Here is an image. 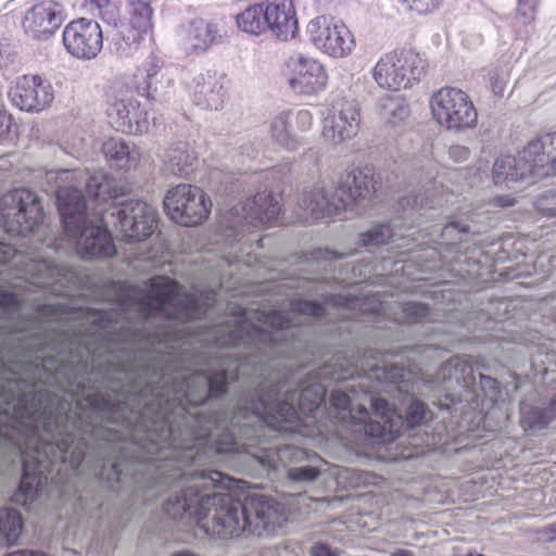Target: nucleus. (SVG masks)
I'll return each instance as SVG.
<instances>
[{
    "label": "nucleus",
    "instance_id": "obj_27",
    "mask_svg": "<svg viewBox=\"0 0 556 556\" xmlns=\"http://www.w3.org/2000/svg\"><path fill=\"white\" fill-rule=\"evenodd\" d=\"M225 91L215 72L200 73L193 79L192 101L205 110H219L224 104Z\"/></svg>",
    "mask_w": 556,
    "mask_h": 556
},
{
    "label": "nucleus",
    "instance_id": "obj_48",
    "mask_svg": "<svg viewBox=\"0 0 556 556\" xmlns=\"http://www.w3.org/2000/svg\"><path fill=\"white\" fill-rule=\"evenodd\" d=\"M380 62L381 61H378L374 68V78L378 83V85H381L380 78L382 77V68L380 67Z\"/></svg>",
    "mask_w": 556,
    "mask_h": 556
},
{
    "label": "nucleus",
    "instance_id": "obj_21",
    "mask_svg": "<svg viewBox=\"0 0 556 556\" xmlns=\"http://www.w3.org/2000/svg\"><path fill=\"white\" fill-rule=\"evenodd\" d=\"M64 20V8L61 3L40 0L26 11L22 25L30 38L46 40L61 27Z\"/></svg>",
    "mask_w": 556,
    "mask_h": 556
},
{
    "label": "nucleus",
    "instance_id": "obj_11",
    "mask_svg": "<svg viewBox=\"0 0 556 556\" xmlns=\"http://www.w3.org/2000/svg\"><path fill=\"white\" fill-rule=\"evenodd\" d=\"M432 203L422 194H413L403 197L397 202V211L400 216L392 223L384 220V235L392 230L393 227L403 226L408 230L418 228V231H429L427 236L430 241L454 250L463 242L469 240L470 233H475L471 227L460 222H450L443 227L440 225L424 226L422 217L428 211L433 210Z\"/></svg>",
    "mask_w": 556,
    "mask_h": 556
},
{
    "label": "nucleus",
    "instance_id": "obj_6",
    "mask_svg": "<svg viewBox=\"0 0 556 556\" xmlns=\"http://www.w3.org/2000/svg\"><path fill=\"white\" fill-rule=\"evenodd\" d=\"M387 351L384 350V355ZM437 375L429 379L417 377L416 372L410 369H405L397 365L387 363L384 358V394L396 390L402 396L401 405L403 407H395V404H391L388 399L384 397V443L387 442V431L392 428L390 420V414L397 412V417L401 425H405L412 429L426 424L432 419L433 413L418 399L415 397L416 393H424L421 388H425L428 392H433V405L439 406L440 391L438 388H431L430 381H434ZM442 400H444V392H441ZM442 414H447L451 419V415L446 410L439 409Z\"/></svg>",
    "mask_w": 556,
    "mask_h": 556
},
{
    "label": "nucleus",
    "instance_id": "obj_55",
    "mask_svg": "<svg viewBox=\"0 0 556 556\" xmlns=\"http://www.w3.org/2000/svg\"><path fill=\"white\" fill-rule=\"evenodd\" d=\"M263 174H258L256 175L255 179L254 180H258L260 177H262Z\"/></svg>",
    "mask_w": 556,
    "mask_h": 556
},
{
    "label": "nucleus",
    "instance_id": "obj_50",
    "mask_svg": "<svg viewBox=\"0 0 556 556\" xmlns=\"http://www.w3.org/2000/svg\"><path fill=\"white\" fill-rule=\"evenodd\" d=\"M172 556H199V555L189 549H184V551L174 553Z\"/></svg>",
    "mask_w": 556,
    "mask_h": 556
},
{
    "label": "nucleus",
    "instance_id": "obj_38",
    "mask_svg": "<svg viewBox=\"0 0 556 556\" xmlns=\"http://www.w3.org/2000/svg\"><path fill=\"white\" fill-rule=\"evenodd\" d=\"M319 475L320 470L315 466H301L288 470V478L296 482L314 481Z\"/></svg>",
    "mask_w": 556,
    "mask_h": 556
},
{
    "label": "nucleus",
    "instance_id": "obj_37",
    "mask_svg": "<svg viewBox=\"0 0 556 556\" xmlns=\"http://www.w3.org/2000/svg\"><path fill=\"white\" fill-rule=\"evenodd\" d=\"M410 11L420 15L431 14L439 9L443 0H397Z\"/></svg>",
    "mask_w": 556,
    "mask_h": 556
},
{
    "label": "nucleus",
    "instance_id": "obj_29",
    "mask_svg": "<svg viewBox=\"0 0 556 556\" xmlns=\"http://www.w3.org/2000/svg\"><path fill=\"white\" fill-rule=\"evenodd\" d=\"M102 152L110 167L130 172L136 169L140 163V150L123 138H110L102 144Z\"/></svg>",
    "mask_w": 556,
    "mask_h": 556
},
{
    "label": "nucleus",
    "instance_id": "obj_8",
    "mask_svg": "<svg viewBox=\"0 0 556 556\" xmlns=\"http://www.w3.org/2000/svg\"><path fill=\"white\" fill-rule=\"evenodd\" d=\"M556 175V132L531 140L517 156L501 155L493 164L495 185L535 180Z\"/></svg>",
    "mask_w": 556,
    "mask_h": 556
},
{
    "label": "nucleus",
    "instance_id": "obj_32",
    "mask_svg": "<svg viewBox=\"0 0 556 556\" xmlns=\"http://www.w3.org/2000/svg\"><path fill=\"white\" fill-rule=\"evenodd\" d=\"M293 116L290 112L278 113L269 124L273 142L281 149L293 151L300 144V139L292 131Z\"/></svg>",
    "mask_w": 556,
    "mask_h": 556
},
{
    "label": "nucleus",
    "instance_id": "obj_28",
    "mask_svg": "<svg viewBox=\"0 0 556 556\" xmlns=\"http://www.w3.org/2000/svg\"><path fill=\"white\" fill-rule=\"evenodd\" d=\"M220 37L217 25L202 18L190 22L180 30V43L187 52H204Z\"/></svg>",
    "mask_w": 556,
    "mask_h": 556
},
{
    "label": "nucleus",
    "instance_id": "obj_49",
    "mask_svg": "<svg viewBox=\"0 0 556 556\" xmlns=\"http://www.w3.org/2000/svg\"><path fill=\"white\" fill-rule=\"evenodd\" d=\"M393 556H415L414 552L409 549H397L392 554Z\"/></svg>",
    "mask_w": 556,
    "mask_h": 556
},
{
    "label": "nucleus",
    "instance_id": "obj_15",
    "mask_svg": "<svg viewBox=\"0 0 556 556\" xmlns=\"http://www.w3.org/2000/svg\"><path fill=\"white\" fill-rule=\"evenodd\" d=\"M164 208L173 222L193 227L207 218L212 202L200 187L180 184L167 191Z\"/></svg>",
    "mask_w": 556,
    "mask_h": 556
},
{
    "label": "nucleus",
    "instance_id": "obj_54",
    "mask_svg": "<svg viewBox=\"0 0 556 556\" xmlns=\"http://www.w3.org/2000/svg\"><path fill=\"white\" fill-rule=\"evenodd\" d=\"M260 452H269V450L266 447H262Z\"/></svg>",
    "mask_w": 556,
    "mask_h": 556
},
{
    "label": "nucleus",
    "instance_id": "obj_4",
    "mask_svg": "<svg viewBox=\"0 0 556 556\" xmlns=\"http://www.w3.org/2000/svg\"><path fill=\"white\" fill-rule=\"evenodd\" d=\"M193 514L197 527L216 540L238 539L244 534L269 536L283 521L279 504L274 501L260 497L242 504L224 492L206 491Z\"/></svg>",
    "mask_w": 556,
    "mask_h": 556
},
{
    "label": "nucleus",
    "instance_id": "obj_1",
    "mask_svg": "<svg viewBox=\"0 0 556 556\" xmlns=\"http://www.w3.org/2000/svg\"><path fill=\"white\" fill-rule=\"evenodd\" d=\"M216 302L155 276L116 308L94 311V445L121 440L118 426L159 450L248 452L267 431L292 432L331 393L336 418L353 442L382 438V368L336 352L305 375L306 339L326 308L296 300L291 311L231 317L195 334Z\"/></svg>",
    "mask_w": 556,
    "mask_h": 556
},
{
    "label": "nucleus",
    "instance_id": "obj_41",
    "mask_svg": "<svg viewBox=\"0 0 556 556\" xmlns=\"http://www.w3.org/2000/svg\"><path fill=\"white\" fill-rule=\"evenodd\" d=\"M538 5V0H518L517 15L527 24L533 20V14Z\"/></svg>",
    "mask_w": 556,
    "mask_h": 556
},
{
    "label": "nucleus",
    "instance_id": "obj_34",
    "mask_svg": "<svg viewBox=\"0 0 556 556\" xmlns=\"http://www.w3.org/2000/svg\"><path fill=\"white\" fill-rule=\"evenodd\" d=\"M408 116L409 109L403 98H389L384 94V128H397Z\"/></svg>",
    "mask_w": 556,
    "mask_h": 556
},
{
    "label": "nucleus",
    "instance_id": "obj_7",
    "mask_svg": "<svg viewBox=\"0 0 556 556\" xmlns=\"http://www.w3.org/2000/svg\"><path fill=\"white\" fill-rule=\"evenodd\" d=\"M374 191V169L368 166L354 168L340 178L331 197L320 186L303 192L298 201L296 214L299 219L304 222L317 220L352 207L358 200H365Z\"/></svg>",
    "mask_w": 556,
    "mask_h": 556
},
{
    "label": "nucleus",
    "instance_id": "obj_13",
    "mask_svg": "<svg viewBox=\"0 0 556 556\" xmlns=\"http://www.w3.org/2000/svg\"><path fill=\"white\" fill-rule=\"evenodd\" d=\"M279 212V201L271 192H257L253 198L237 203L222 216L220 236L227 245H232L245 228H258L270 224L278 217Z\"/></svg>",
    "mask_w": 556,
    "mask_h": 556
},
{
    "label": "nucleus",
    "instance_id": "obj_36",
    "mask_svg": "<svg viewBox=\"0 0 556 556\" xmlns=\"http://www.w3.org/2000/svg\"><path fill=\"white\" fill-rule=\"evenodd\" d=\"M404 319L408 324H426L432 321L430 306L419 302H407L402 306Z\"/></svg>",
    "mask_w": 556,
    "mask_h": 556
},
{
    "label": "nucleus",
    "instance_id": "obj_14",
    "mask_svg": "<svg viewBox=\"0 0 556 556\" xmlns=\"http://www.w3.org/2000/svg\"><path fill=\"white\" fill-rule=\"evenodd\" d=\"M431 110L437 122L448 130L460 131L477 125V110L469 96L460 89H440L431 98Z\"/></svg>",
    "mask_w": 556,
    "mask_h": 556
},
{
    "label": "nucleus",
    "instance_id": "obj_31",
    "mask_svg": "<svg viewBox=\"0 0 556 556\" xmlns=\"http://www.w3.org/2000/svg\"><path fill=\"white\" fill-rule=\"evenodd\" d=\"M96 463L100 466L96 473L97 477L108 482L110 488H113L115 483L125 482L127 476L136 475L139 467V464L125 457L98 458Z\"/></svg>",
    "mask_w": 556,
    "mask_h": 556
},
{
    "label": "nucleus",
    "instance_id": "obj_40",
    "mask_svg": "<svg viewBox=\"0 0 556 556\" xmlns=\"http://www.w3.org/2000/svg\"><path fill=\"white\" fill-rule=\"evenodd\" d=\"M361 244L366 248H374L382 244V225H376L372 229L362 233Z\"/></svg>",
    "mask_w": 556,
    "mask_h": 556
},
{
    "label": "nucleus",
    "instance_id": "obj_10",
    "mask_svg": "<svg viewBox=\"0 0 556 556\" xmlns=\"http://www.w3.org/2000/svg\"><path fill=\"white\" fill-rule=\"evenodd\" d=\"M180 462L179 458H166L159 466L165 479L190 481L179 495L165 502L163 510L172 519H181L187 514L194 519L193 513L200 508V501L204 498L208 488L218 485L229 488L230 478L216 470L192 472L182 469L179 466Z\"/></svg>",
    "mask_w": 556,
    "mask_h": 556
},
{
    "label": "nucleus",
    "instance_id": "obj_12",
    "mask_svg": "<svg viewBox=\"0 0 556 556\" xmlns=\"http://www.w3.org/2000/svg\"><path fill=\"white\" fill-rule=\"evenodd\" d=\"M91 11L112 26L111 36L116 45L136 47L152 29L153 9L150 0H122V13L113 18L115 5L110 0H89Z\"/></svg>",
    "mask_w": 556,
    "mask_h": 556
},
{
    "label": "nucleus",
    "instance_id": "obj_3",
    "mask_svg": "<svg viewBox=\"0 0 556 556\" xmlns=\"http://www.w3.org/2000/svg\"><path fill=\"white\" fill-rule=\"evenodd\" d=\"M473 364L463 356H452L437 371V379L430 381L438 388L439 406L451 415V425L470 430L481 422L488 424L492 410L504 401L500 382L479 372V390L476 387Z\"/></svg>",
    "mask_w": 556,
    "mask_h": 556
},
{
    "label": "nucleus",
    "instance_id": "obj_52",
    "mask_svg": "<svg viewBox=\"0 0 556 556\" xmlns=\"http://www.w3.org/2000/svg\"><path fill=\"white\" fill-rule=\"evenodd\" d=\"M434 330H437V328H435V327H430V328L426 329V330H425V332L427 333V332H429V331H434Z\"/></svg>",
    "mask_w": 556,
    "mask_h": 556
},
{
    "label": "nucleus",
    "instance_id": "obj_20",
    "mask_svg": "<svg viewBox=\"0 0 556 556\" xmlns=\"http://www.w3.org/2000/svg\"><path fill=\"white\" fill-rule=\"evenodd\" d=\"M290 88L302 94H315L323 91L328 81L324 65L302 53H294L286 62Z\"/></svg>",
    "mask_w": 556,
    "mask_h": 556
},
{
    "label": "nucleus",
    "instance_id": "obj_19",
    "mask_svg": "<svg viewBox=\"0 0 556 556\" xmlns=\"http://www.w3.org/2000/svg\"><path fill=\"white\" fill-rule=\"evenodd\" d=\"M8 96L15 108L39 113L51 105L54 90L50 80L40 75H23L15 79Z\"/></svg>",
    "mask_w": 556,
    "mask_h": 556
},
{
    "label": "nucleus",
    "instance_id": "obj_9",
    "mask_svg": "<svg viewBox=\"0 0 556 556\" xmlns=\"http://www.w3.org/2000/svg\"><path fill=\"white\" fill-rule=\"evenodd\" d=\"M23 475L13 502L26 505L34 501L49 484L59 485L71 476L77 475L80 464L87 454H21Z\"/></svg>",
    "mask_w": 556,
    "mask_h": 556
},
{
    "label": "nucleus",
    "instance_id": "obj_47",
    "mask_svg": "<svg viewBox=\"0 0 556 556\" xmlns=\"http://www.w3.org/2000/svg\"><path fill=\"white\" fill-rule=\"evenodd\" d=\"M352 328V323L349 321V320H340L336 326L331 327L329 329V331L333 332V331H338V332H341V331H350V329Z\"/></svg>",
    "mask_w": 556,
    "mask_h": 556
},
{
    "label": "nucleus",
    "instance_id": "obj_56",
    "mask_svg": "<svg viewBox=\"0 0 556 556\" xmlns=\"http://www.w3.org/2000/svg\"><path fill=\"white\" fill-rule=\"evenodd\" d=\"M263 174H258L256 175L255 179L254 180H258L260 177H262Z\"/></svg>",
    "mask_w": 556,
    "mask_h": 556
},
{
    "label": "nucleus",
    "instance_id": "obj_23",
    "mask_svg": "<svg viewBox=\"0 0 556 556\" xmlns=\"http://www.w3.org/2000/svg\"><path fill=\"white\" fill-rule=\"evenodd\" d=\"M521 425L526 430L538 431L556 419V383L535 390L520 402Z\"/></svg>",
    "mask_w": 556,
    "mask_h": 556
},
{
    "label": "nucleus",
    "instance_id": "obj_33",
    "mask_svg": "<svg viewBox=\"0 0 556 556\" xmlns=\"http://www.w3.org/2000/svg\"><path fill=\"white\" fill-rule=\"evenodd\" d=\"M266 21L265 3L250 5L237 15L239 29L254 36H260L268 31Z\"/></svg>",
    "mask_w": 556,
    "mask_h": 556
},
{
    "label": "nucleus",
    "instance_id": "obj_39",
    "mask_svg": "<svg viewBox=\"0 0 556 556\" xmlns=\"http://www.w3.org/2000/svg\"><path fill=\"white\" fill-rule=\"evenodd\" d=\"M535 205L543 214L556 217V189L544 191L536 200Z\"/></svg>",
    "mask_w": 556,
    "mask_h": 556
},
{
    "label": "nucleus",
    "instance_id": "obj_18",
    "mask_svg": "<svg viewBox=\"0 0 556 556\" xmlns=\"http://www.w3.org/2000/svg\"><path fill=\"white\" fill-rule=\"evenodd\" d=\"M134 86L139 96L156 103L167 102L174 92V78L163 62L149 56L134 76Z\"/></svg>",
    "mask_w": 556,
    "mask_h": 556
},
{
    "label": "nucleus",
    "instance_id": "obj_17",
    "mask_svg": "<svg viewBox=\"0 0 556 556\" xmlns=\"http://www.w3.org/2000/svg\"><path fill=\"white\" fill-rule=\"evenodd\" d=\"M63 45L75 59L90 61L98 56L103 47V31L98 22L77 18L70 22L63 30Z\"/></svg>",
    "mask_w": 556,
    "mask_h": 556
},
{
    "label": "nucleus",
    "instance_id": "obj_25",
    "mask_svg": "<svg viewBox=\"0 0 556 556\" xmlns=\"http://www.w3.org/2000/svg\"><path fill=\"white\" fill-rule=\"evenodd\" d=\"M106 112L117 131L141 134L148 129V113L140 110V103L131 97L112 99Z\"/></svg>",
    "mask_w": 556,
    "mask_h": 556
},
{
    "label": "nucleus",
    "instance_id": "obj_24",
    "mask_svg": "<svg viewBox=\"0 0 556 556\" xmlns=\"http://www.w3.org/2000/svg\"><path fill=\"white\" fill-rule=\"evenodd\" d=\"M359 128V109L355 100L342 99L332 105L324 121L323 135L332 143L353 138Z\"/></svg>",
    "mask_w": 556,
    "mask_h": 556
},
{
    "label": "nucleus",
    "instance_id": "obj_53",
    "mask_svg": "<svg viewBox=\"0 0 556 556\" xmlns=\"http://www.w3.org/2000/svg\"><path fill=\"white\" fill-rule=\"evenodd\" d=\"M453 452H455V453L463 452V447L455 448Z\"/></svg>",
    "mask_w": 556,
    "mask_h": 556
},
{
    "label": "nucleus",
    "instance_id": "obj_2",
    "mask_svg": "<svg viewBox=\"0 0 556 556\" xmlns=\"http://www.w3.org/2000/svg\"><path fill=\"white\" fill-rule=\"evenodd\" d=\"M46 181L54 188L65 233L84 258H109L116 252L109 229L125 241H143L157 226L153 205L137 199L106 202L117 190L103 172L48 170Z\"/></svg>",
    "mask_w": 556,
    "mask_h": 556
},
{
    "label": "nucleus",
    "instance_id": "obj_42",
    "mask_svg": "<svg viewBox=\"0 0 556 556\" xmlns=\"http://www.w3.org/2000/svg\"><path fill=\"white\" fill-rule=\"evenodd\" d=\"M311 556H341L342 552L339 548H332L329 544L324 542H316L309 548Z\"/></svg>",
    "mask_w": 556,
    "mask_h": 556
},
{
    "label": "nucleus",
    "instance_id": "obj_26",
    "mask_svg": "<svg viewBox=\"0 0 556 556\" xmlns=\"http://www.w3.org/2000/svg\"><path fill=\"white\" fill-rule=\"evenodd\" d=\"M268 31L277 39L287 41L295 37L299 25L292 0H271L265 3Z\"/></svg>",
    "mask_w": 556,
    "mask_h": 556
},
{
    "label": "nucleus",
    "instance_id": "obj_22",
    "mask_svg": "<svg viewBox=\"0 0 556 556\" xmlns=\"http://www.w3.org/2000/svg\"><path fill=\"white\" fill-rule=\"evenodd\" d=\"M422 71V60L412 49L394 50L384 55V87L393 91L407 88Z\"/></svg>",
    "mask_w": 556,
    "mask_h": 556
},
{
    "label": "nucleus",
    "instance_id": "obj_43",
    "mask_svg": "<svg viewBox=\"0 0 556 556\" xmlns=\"http://www.w3.org/2000/svg\"><path fill=\"white\" fill-rule=\"evenodd\" d=\"M533 532L538 535V541L552 543L556 541V521L542 528L535 529Z\"/></svg>",
    "mask_w": 556,
    "mask_h": 556
},
{
    "label": "nucleus",
    "instance_id": "obj_51",
    "mask_svg": "<svg viewBox=\"0 0 556 556\" xmlns=\"http://www.w3.org/2000/svg\"><path fill=\"white\" fill-rule=\"evenodd\" d=\"M200 455H201V454H193V455H192V457H190V463H191V465H192L193 463H195V462H197L198 456H200Z\"/></svg>",
    "mask_w": 556,
    "mask_h": 556
},
{
    "label": "nucleus",
    "instance_id": "obj_46",
    "mask_svg": "<svg viewBox=\"0 0 556 556\" xmlns=\"http://www.w3.org/2000/svg\"><path fill=\"white\" fill-rule=\"evenodd\" d=\"M448 154L457 162L466 161L469 156V150L462 146H454L450 148Z\"/></svg>",
    "mask_w": 556,
    "mask_h": 556
},
{
    "label": "nucleus",
    "instance_id": "obj_44",
    "mask_svg": "<svg viewBox=\"0 0 556 556\" xmlns=\"http://www.w3.org/2000/svg\"><path fill=\"white\" fill-rule=\"evenodd\" d=\"M294 121L300 131H307L313 124V115L307 110H300L296 112Z\"/></svg>",
    "mask_w": 556,
    "mask_h": 556
},
{
    "label": "nucleus",
    "instance_id": "obj_45",
    "mask_svg": "<svg viewBox=\"0 0 556 556\" xmlns=\"http://www.w3.org/2000/svg\"><path fill=\"white\" fill-rule=\"evenodd\" d=\"M12 127V116L5 110L0 109V142L5 140Z\"/></svg>",
    "mask_w": 556,
    "mask_h": 556
},
{
    "label": "nucleus",
    "instance_id": "obj_16",
    "mask_svg": "<svg viewBox=\"0 0 556 556\" xmlns=\"http://www.w3.org/2000/svg\"><path fill=\"white\" fill-rule=\"evenodd\" d=\"M307 30L313 45L334 59L350 55L355 47L351 30L334 17L318 16L308 23Z\"/></svg>",
    "mask_w": 556,
    "mask_h": 556
},
{
    "label": "nucleus",
    "instance_id": "obj_35",
    "mask_svg": "<svg viewBox=\"0 0 556 556\" xmlns=\"http://www.w3.org/2000/svg\"><path fill=\"white\" fill-rule=\"evenodd\" d=\"M23 529L21 514L12 508L0 509V533L8 544H13L18 539Z\"/></svg>",
    "mask_w": 556,
    "mask_h": 556
},
{
    "label": "nucleus",
    "instance_id": "obj_5",
    "mask_svg": "<svg viewBox=\"0 0 556 556\" xmlns=\"http://www.w3.org/2000/svg\"><path fill=\"white\" fill-rule=\"evenodd\" d=\"M528 313L518 299H491L480 309L477 319L485 341L514 342L534 349L532 364H552L556 361V341L528 326Z\"/></svg>",
    "mask_w": 556,
    "mask_h": 556
},
{
    "label": "nucleus",
    "instance_id": "obj_30",
    "mask_svg": "<svg viewBox=\"0 0 556 556\" xmlns=\"http://www.w3.org/2000/svg\"><path fill=\"white\" fill-rule=\"evenodd\" d=\"M164 170L174 176L186 177L198 166V156L190 150L188 143L176 142L165 149L163 155Z\"/></svg>",
    "mask_w": 556,
    "mask_h": 556
}]
</instances>
